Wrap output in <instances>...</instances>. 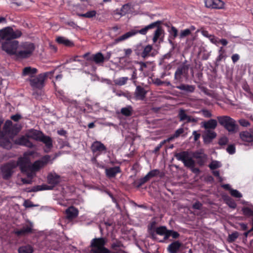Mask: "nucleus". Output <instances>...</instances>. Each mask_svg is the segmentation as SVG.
<instances>
[{"label":"nucleus","mask_w":253,"mask_h":253,"mask_svg":"<svg viewBox=\"0 0 253 253\" xmlns=\"http://www.w3.org/2000/svg\"><path fill=\"white\" fill-rule=\"evenodd\" d=\"M22 32L19 30H14L12 28L7 27L0 30V43L2 49L9 55L16 56L18 43L14 40L21 37Z\"/></svg>","instance_id":"obj_1"},{"label":"nucleus","mask_w":253,"mask_h":253,"mask_svg":"<svg viewBox=\"0 0 253 253\" xmlns=\"http://www.w3.org/2000/svg\"><path fill=\"white\" fill-rule=\"evenodd\" d=\"M55 156L52 159L48 155L42 157L41 159L35 161L33 164H30L29 160L26 158H20L18 160V164L21 171L36 172L44 168L48 163H52L56 158Z\"/></svg>","instance_id":"obj_2"},{"label":"nucleus","mask_w":253,"mask_h":253,"mask_svg":"<svg viewBox=\"0 0 253 253\" xmlns=\"http://www.w3.org/2000/svg\"><path fill=\"white\" fill-rule=\"evenodd\" d=\"M35 49V46L31 42H25L18 43L16 57L19 59L28 58L32 55Z\"/></svg>","instance_id":"obj_3"},{"label":"nucleus","mask_w":253,"mask_h":253,"mask_svg":"<svg viewBox=\"0 0 253 253\" xmlns=\"http://www.w3.org/2000/svg\"><path fill=\"white\" fill-rule=\"evenodd\" d=\"M107 239L104 237L95 238L91 241L90 253H111L110 251L105 247Z\"/></svg>","instance_id":"obj_4"},{"label":"nucleus","mask_w":253,"mask_h":253,"mask_svg":"<svg viewBox=\"0 0 253 253\" xmlns=\"http://www.w3.org/2000/svg\"><path fill=\"white\" fill-rule=\"evenodd\" d=\"M175 157L177 160L182 161L186 167L191 169L193 172L196 173L199 171L198 169L194 168L195 162L192 159L190 154L187 151L176 153Z\"/></svg>","instance_id":"obj_5"},{"label":"nucleus","mask_w":253,"mask_h":253,"mask_svg":"<svg viewBox=\"0 0 253 253\" xmlns=\"http://www.w3.org/2000/svg\"><path fill=\"white\" fill-rule=\"evenodd\" d=\"M217 118L219 123L229 132L234 133L236 131L237 125L234 119L228 116H219Z\"/></svg>","instance_id":"obj_6"},{"label":"nucleus","mask_w":253,"mask_h":253,"mask_svg":"<svg viewBox=\"0 0 253 253\" xmlns=\"http://www.w3.org/2000/svg\"><path fill=\"white\" fill-rule=\"evenodd\" d=\"M49 74H52V72H45L40 74L37 76L29 79L31 86L34 88L41 89L44 84V81L48 77Z\"/></svg>","instance_id":"obj_7"},{"label":"nucleus","mask_w":253,"mask_h":253,"mask_svg":"<svg viewBox=\"0 0 253 253\" xmlns=\"http://www.w3.org/2000/svg\"><path fill=\"white\" fill-rule=\"evenodd\" d=\"M189 67V65L185 63L178 66L174 73V79L180 82L183 78L187 79Z\"/></svg>","instance_id":"obj_8"},{"label":"nucleus","mask_w":253,"mask_h":253,"mask_svg":"<svg viewBox=\"0 0 253 253\" xmlns=\"http://www.w3.org/2000/svg\"><path fill=\"white\" fill-rule=\"evenodd\" d=\"M61 180L62 178L60 175H47L46 182L47 186L51 188V190L58 185Z\"/></svg>","instance_id":"obj_9"},{"label":"nucleus","mask_w":253,"mask_h":253,"mask_svg":"<svg viewBox=\"0 0 253 253\" xmlns=\"http://www.w3.org/2000/svg\"><path fill=\"white\" fill-rule=\"evenodd\" d=\"M19 166L18 162H11L8 163L1 167V170L3 174H12L15 172L17 166Z\"/></svg>","instance_id":"obj_10"},{"label":"nucleus","mask_w":253,"mask_h":253,"mask_svg":"<svg viewBox=\"0 0 253 253\" xmlns=\"http://www.w3.org/2000/svg\"><path fill=\"white\" fill-rule=\"evenodd\" d=\"M91 149L93 153L97 156L101 154L103 152H105L106 148L101 142L96 141L92 144Z\"/></svg>","instance_id":"obj_11"},{"label":"nucleus","mask_w":253,"mask_h":253,"mask_svg":"<svg viewBox=\"0 0 253 253\" xmlns=\"http://www.w3.org/2000/svg\"><path fill=\"white\" fill-rule=\"evenodd\" d=\"M178 117L180 122L185 121L186 123H196L198 121V118H193L188 115L186 111L184 109H180L178 112Z\"/></svg>","instance_id":"obj_12"},{"label":"nucleus","mask_w":253,"mask_h":253,"mask_svg":"<svg viewBox=\"0 0 253 253\" xmlns=\"http://www.w3.org/2000/svg\"><path fill=\"white\" fill-rule=\"evenodd\" d=\"M206 7L213 9H222L224 7V2L221 0H205Z\"/></svg>","instance_id":"obj_13"},{"label":"nucleus","mask_w":253,"mask_h":253,"mask_svg":"<svg viewBox=\"0 0 253 253\" xmlns=\"http://www.w3.org/2000/svg\"><path fill=\"white\" fill-rule=\"evenodd\" d=\"M33 225L32 222L29 224L24 226L21 229L14 231V234L17 236H25L26 235L33 233Z\"/></svg>","instance_id":"obj_14"},{"label":"nucleus","mask_w":253,"mask_h":253,"mask_svg":"<svg viewBox=\"0 0 253 253\" xmlns=\"http://www.w3.org/2000/svg\"><path fill=\"white\" fill-rule=\"evenodd\" d=\"M182 246V243L179 241H175L169 245L167 250L169 253H177Z\"/></svg>","instance_id":"obj_15"},{"label":"nucleus","mask_w":253,"mask_h":253,"mask_svg":"<svg viewBox=\"0 0 253 253\" xmlns=\"http://www.w3.org/2000/svg\"><path fill=\"white\" fill-rule=\"evenodd\" d=\"M65 213L66 214L67 218L69 220H72L78 216L79 211L75 207L71 206L66 209Z\"/></svg>","instance_id":"obj_16"},{"label":"nucleus","mask_w":253,"mask_h":253,"mask_svg":"<svg viewBox=\"0 0 253 253\" xmlns=\"http://www.w3.org/2000/svg\"><path fill=\"white\" fill-rule=\"evenodd\" d=\"M136 33L134 31H133V30H131L126 33L124 34V35L120 36L119 37L116 38L114 42V44L118 43L119 42L125 41L126 40H127L129 38L136 35Z\"/></svg>","instance_id":"obj_17"},{"label":"nucleus","mask_w":253,"mask_h":253,"mask_svg":"<svg viewBox=\"0 0 253 253\" xmlns=\"http://www.w3.org/2000/svg\"><path fill=\"white\" fill-rule=\"evenodd\" d=\"M193 157L196 159L197 162L200 166L204 165L207 159L206 155L199 152L194 153Z\"/></svg>","instance_id":"obj_18"},{"label":"nucleus","mask_w":253,"mask_h":253,"mask_svg":"<svg viewBox=\"0 0 253 253\" xmlns=\"http://www.w3.org/2000/svg\"><path fill=\"white\" fill-rule=\"evenodd\" d=\"M37 72L36 68L29 66L23 68L22 75L23 76H28L31 79L35 77L34 75Z\"/></svg>","instance_id":"obj_19"},{"label":"nucleus","mask_w":253,"mask_h":253,"mask_svg":"<svg viewBox=\"0 0 253 253\" xmlns=\"http://www.w3.org/2000/svg\"><path fill=\"white\" fill-rule=\"evenodd\" d=\"M87 60L89 61L92 60L96 64H102L105 61L104 56L101 52H97L92 55L91 56H90L89 58H87Z\"/></svg>","instance_id":"obj_20"},{"label":"nucleus","mask_w":253,"mask_h":253,"mask_svg":"<svg viewBox=\"0 0 253 253\" xmlns=\"http://www.w3.org/2000/svg\"><path fill=\"white\" fill-rule=\"evenodd\" d=\"M42 133L40 131L35 129H31L29 130L26 134L27 138H32L37 140H40Z\"/></svg>","instance_id":"obj_21"},{"label":"nucleus","mask_w":253,"mask_h":253,"mask_svg":"<svg viewBox=\"0 0 253 253\" xmlns=\"http://www.w3.org/2000/svg\"><path fill=\"white\" fill-rule=\"evenodd\" d=\"M124 247H125L122 241L118 239H115L111 245V249L116 252V253H120L122 252L121 248H124Z\"/></svg>","instance_id":"obj_22"},{"label":"nucleus","mask_w":253,"mask_h":253,"mask_svg":"<svg viewBox=\"0 0 253 253\" xmlns=\"http://www.w3.org/2000/svg\"><path fill=\"white\" fill-rule=\"evenodd\" d=\"M28 138L25 136H22L17 139L15 140V143L25 146L26 147H28L29 148H32L33 146V145L32 142H31L28 139Z\"/></svg>","instance_id":"obj_23"},{"label":"nucleus","mask_w":253,"mask_h":253,"mask_svg":"<svg viewBox=\"0 0 253 253\" xmlns=\"http://www.w3.org/2000/svg\"><path fill=\"white\" fill-rule=\"evenodd\" d=\"M134 93L137 99L143 100L145 97L147 91L144 89L143 87L138 85L136 87Z\"/></svg>","instance_id":"obj_24"},{"label":"nucleus","mask_w":253,"mask_h":253,"mask_svg":"<svg viewBox=\"0 0 253 253\" xmlns=\"http://www.w3.org/2000/svg\"><path fill=\"white\" fill-rule=\"evenodd\" d=\"M241 139L247 142H253V133L249 131H242L240 133Z\"/></svg>","instance_id":"obj_25"},{"label":"nucleus","mask_w":253,"mask_h":253,"mask_svg":"<svg viewBox=\"0 0 253 253\" xmlns=\"http://www.w3.org/2000/svg\"><path fill=\"white\" fill-rule=\"evenodd\" d=\"M160 21H156L147 25L145 28H142L140 30H133V31H134L135 32H136V35L138 33L142 35H145L149 29L154 28V27L157 26L160 24Z\"/></svg>","instance_id":"obj_26"},{"label":"nucleus","mask_w":253,"mask_h":253,"mask_svg":"<svg viewBox=\"0 0 253 253\" xmlns=\"http://www.w3.org/2000/svg\"><path fill=\"white\" fill-rule=\"evenodd\" d=\"M51 190V188L47 186V184L43 183L41 185H38L32 187L28 190L29 192H36L41 191Z\"/></svg>","instance_id":"obj_27"},{"label":"nucleus","mask_w":253,"mask_h":253,"mask_svg":"<svg viewBox=\"0 0 253 253\" xmlns=\"http://www.w3.org/2000/svg\"><path fill=\"white\" fill-rule=\"evenodd\" d=\"M202 126L206 130L207 129H214L216 128L217 125V121L214 119H211L207 122H204L202 123Z\"/></svg>","instance_id":"obj_28"},{"label":"nucleus","mask_w":253,"mask_h":253,"mask_svg":"<svg viewBox=\"0 0 253 253\" xmlns=\"http://www.w3.org/2000/svg\"><path fill=\"white\" fill-rule=\"evenodd\" d=\"M56 42L61 44L71 47L74 45L73 42L64 37H58L56 39Z\"/></svg>","instance_id":"obj_29"},{"label":"nucleus","mask_w":253,"mask_h":253,"mask_svg":"<svg viewBox=\"0 0 253 253\" xmlns=\"http://www.w3.org/2000/svg\"><path fill=\"white\" fill-rule=\"evenodd\" d=\"M40 140L43 142L48 149H50L52 147V141L49 136H45L42 134Z\"/></svg>","instance_id":"obj_30"},{"label":"nucleus","mask_w":253,"mask_h":253,"mask_svg":"<svg viewBox=\"0 0 253 253\" xmlns=\"http://www.w3.org/2000/svg\"><path fill=\"white\" fill-rule=\"evenodd\" d=\"M18 253H33L34 249L31 245L23 246L19 248Z\"/></svg>","instance_id":"obj_31"},{"label":"nucleus","mask_w":253,"mask_h":253,"mask_svg":"<svg viewBox=\"0 0 253 253\" xmlns=\"http://www.w3.org/2000/svg\"><path fill=\"white\" fill-rule=\"evenodd\" d=\"M170 237H171L173 239H177L180 237V234L177 232L173 230H169L166 236L164 237V240H167L169 239Z\"/></svg>","instance_id":"obj_32"},{"label":"nucleus","mask_w":253,"mask_h":253,"mask_svg":"<svg viewBox=\"0 0 253 253\" xmlns=\"http://www.w3.org/2000/svg\"><path fill=\"white\" fill-rule=\"evenodd\" d=\"M177 88L181 90H184L189 92H193L195 90V87L194 85L188 84H181L177 86Z\"/></svg>","instance_id":"obj_33"},{"label":"nucleus","mask_w":253,"mask_h":253,"mask_svg":"<svg viewBox=\"0 0 253 253\" xmlns=\"http://www.w3.org/2000/svg\"><path fill=\"white\" fill-rule=\"evenodd\" d=\"M195 30V28L194 26H191L189 29H186L183 30L181 31L180 33L179 34V38L183 39L186 37L189 36L192 31H193Z\"/></svg>","instance_id":"obj_34"},{"label":"nucleus","mask_w":253,"mask_h":253,"mask_svg":"<svg viewBox=\"0 0 253 253\" xmlns=\"http://www.w3.org/2000/svg\"><path fill=\"white\" fill-rule=\"evenodd\" d=\"M132 108L130 105L127 106L126 107H123L121 109V114L126 117L131 116L132 115Z\"/></svg>","instance_id":"obj_35"},{"label":"nucleus","mask_w":253,"mask_h":253,"mask_svg":"<svg viewBox=\"0 0 253 253\" xmlns=\"http://www.w3.org/2000/svg\"><path fill=\"white\" fill-rule=\"evenodd\" d=\"M168 229L165 226H161L157 227L155 229V232L157 234L164 236V237L166 236L167 232H168Z\"/></svg>","instance_id":"obj_36"},{"label":"nucleus","mask_w":253,"mask_h":253,"mask_svg":"<svg viewBox=\"0 0 253 253\" xmlns=\"http://www.w3.org/2000/svg\"><path fill=\"white\" fill-rule=\"evenodd\" d=\"M152 50V46L150 45H147L143 47V51L141 53V56L143 58H145L150 55V53Z\"/></svg>","instance_id":"obj_37"},{"label":"nucleus","mask_w":253,"mask_h":253,"mask_svg":"<svg viewBox=\"0 0 253 253\" xmlns=\"http://www.w3.org/2000/svg\"><path fill=\"white\" fill-rule=\"evenodd\" d=\"M106 174H117L121 172L120 168L118 166L105 169Z\"/></svg>","instance_id":"obj_38"},{"label":"nucleus","mask_w":253,"mask_h":253,"mask_svg":"<svg viewBox=\"0 0 253 253\" xmlns=\"http://www.w3.org/2000/svg\"><path fill=\"white\" fill-rule=\"evenodd\" d=\"M128 80V77H124L119 78L115 80H114V83L115 84L122 86L125 85L126 84L127 81Z\"/></svg>","instance_id":"obj_39"},{"label":"nucleus","mask_w":253,"mask_h":253,"mask_svg":"<svg viewBox=\"0 0 253 253\" xmlns=\"http://www.w3.org/2000/svg\"><path fill=\"white\" fill-rule=\"evenodd\" d=\"M169 38H171L172 40L175 39L178 36V30L174 26L171 27L169 30Z\"/></svg>","instance_id":"obj_40"},{"label":"nucleus","mask_w":253,"mask_h":253,"mask_svg":"<svg viewBox=\"0 0 253 253\" xmlns=\"http://www.w3.org/2000/svg\"><path fill=\"white\" fill-rule=\"evenodd\" d=\"M163 32V29L161 28L158 27L156 30L155 31L154 35L153 38V41L154 42H156L157 41L158 38L162 34Z\"/></svg>","instance_id":"obj_41"},{"label":"nucleus","mask_w":253,"mask_h":253,"mask_svg":"<svg viewBox=\"0 0 253 253\" xmlns=\"http://www.w3.org/2000/svg\"><path fill=\"white\" fill-rule=\"evenodd\" d=\"M205 133V138H209L210 139H212L216 136V133L214 131L210 129L206 130Z\"/></svg>","instance_id":"obj_42"},{"label":"nucleus","mask_w":253,"mask_h":253,"mask_svg":"<svg viewBox=\"0 0 253 253\" xmlns=\"http://www.w3.org/2000/svg\"><path fill=\"white\" fill-rule=\"evenodd\" d=\"M243 214L247 217H253V210L249 207H244L242 210Z\"/></svg>","instance_id":"obj_43"},{"label":"nucleus","mask_w":253,"mask_h":253,"mask_svg":"<svg viewBox=\"0 0 253 253\" xmlns=\"http://www.w3.org/2000/svg\"><path fill=\"white\" fill-rule=\"evenodd\" d=\"M221 166L222 165L220 162L217 161H212L209 165V167L211 169L214 170L221 167Z\"/></svg>","instance_id":"obj_44"},{"label":"nucleus","mask_w":253,"mask_h":253,"mask_svg":"<svg viewBox=\"0 0 253 253\" xmlns=\"http://www.w3.org/2000/svg\"><path fill=\"white\" fill-rule=\"evenodd\" d=\"M239 233L237 231H235L231 234H229L228 241L230 243L234 242L239 237Z\"/></svg>","instance_id":"obj_45"},{"label":"nucleus","mask_w":253,"mask_h":253,"mask_svg":"<svg viewBox=\"0 0 253 253\" xmlns=\"http://www.w3.org/2000/svg\"><path fill=\"white\" fill-rule=\"evenodd\" d=\"M96 12L95 10H91L87 12L84 14H78L80 17H84L86 18H92L96 15Z\"/></svg>","instance_id":"obj_46"},{"label":"nucleus","mask_w":253,"mask_h":253,"mask_svg":"<svg viewBox=\"0 0 253 253\" xmlns=\"http://www.w3.org/2000/svg\"><path fill=\"white\" fill-rule=\"evenodd\" d=\"M27 177L26 178H22V181L24 184H31L33 181L34 178V176L35 175H26Z\"/></svg>","instance_id":"obj_47"},{"label":"nucleus","mask_w":253,"mask_h":253,"mask_svg":"<svg viewBox=\"0 0 253 253\" xmlns=\"http://www.w3.org/2000/svg\"><path fill=\"white\" fill-rule=\"evenodd\" d=\"M184 132V129L183 128H179L177 129L172 136L169 138V140L174 138H177L179 136L180 134Z\"/></svg>","instance_id":"obj_48"},{"label":"nucleus","mask_w":253,"mask_h":253,"mask_svg":"<svg viewBox=\"0 0 253 253\" xmlns=\"http://www.w3.org/2000/svg\"><path fill=\"white\" fill-rule=\"evenodd\" d=\"M129 6L127 4H125L124 5L122 8L120 9L121 13V16H124L125 15L128 11Z\"/></svg>","instance_id":"obj_49"},{"label":"nucleus","mask_w":253,"mask_h":253,"mask_svg":"<svg viewBox=\"0 0 253 253\" xmlns=\"http://www.w3.org/2000/svg\"><path fill=\"white\" fill-rule=\"evenodd\" d=\"M230 193L232 196L235 198H240L242 197V194L237 190H231Z\"/></svg>","instance_id":"obj_50"},{"label":"nucleus","mask_w":253,"mask_h":253,"mask_svg":"<svg viewBox=\"0 0 253 253\" xmlns=\"http://www.w3.org/2000/svg\"><path fill=\"white\" fill-rule=\"evenodd\" d=\"M145 182L144 181L143 179L140 178L139 179L136 180L134 182V185L137 187H141L143 184H144Z\"/></svg>","instance_id":"obj_51"},{"label":"nucleus","mask_w":253,"mask_h":253,"mask_svg":"<svg viewBox=\"0 0 253 253\" xmlns=\"http://www.w3.org/2000/svg\"><path fill=\"white\" fill-rule=\"evenodd\" d=\"M203 205L199 201H197L192 205V209L200 210L202 208Z\"/></svg>","instance_id":"obj_52"},{"label":"nucleus","mask_w":253,"mask_h":253,"mask_svg":"<svg viewBox=\"0 0 253 253\" xmlns=\"http://www.w3.org/2000/svg\"><path fill=\"white\" fill-rule=\"evenodd\" d=\"M226 151L230 154H233L235 152V147L234 145H229L226 148Z\"/></svg>","instance_id":"obj_53"},{"label":"nucleus","mask_w":253,"mask_h":253,"mask_svg":"<svg viewBox=\"0 0 253 253\" xmlns=\"http://www.w3.org/2000/svg\"><path fill=\"white\" fill-rule=\"evenodd\" d=\"M208 39H209L210 42L213 44L217 45L218 43H219L218 38H217V37H215L213 35H211V37H210Z\"/></svg>","instance_id":"obj_54"},{"label":"nucleus","mask_w":253,"mask_h":253,"mask_svg":"<svg viewBox=\"0 0 253 253\" xmlns=\"http://www.w3.org/2000/svg\"><path fill=\"white\" fill-rule=\"evenodd\" d=\"M143 46L141 44H139L136 45L135 49V53L137 55H141V51L143 50Z\"/></svg>","instance_id":"obj_55"},{"label":"nucleus","mask_w":253,"mask_h":253,"mask_svg":"<svg viewBox=\"0 0 253 253\" xmlns=\"http://www.w3.org/2000/svg\"><path fill=\"white\" fill-rule=\"evenodd\" d=\"M203 115L206 118H210L212 116L211 113L208 110L203 109L201 111Z\"/></svg>","instance_id":"obj_56"},{"label":"nucleus","mask_w":253,"mask_h":253,"mask_svg":"<svg viewBox=\"0 0 253 253\" xmlns=\"http://www.w3.org/2000/svg\"><path fill=\"white\" fill-rule=\"evenodd\" d=\"M240 125L243 126L247 127L250 126V124L247 120L242 119L239 121Z\"/></svg>","instance_id":"obj_57"},{"label":"nucleus","mask_w":253,"mask_h":253,"mask_svg":"<svg viewBox=\"0 0 253 253\" xmlns=\"http://www.w3.org/2000/svg\"><path fill=\"white\" fill-rule=\"evenodd\" d=\"M228 142V138L226 137H222L219 140L218 143L220 145H226Z\"/></svg>","instance_id":"obj_58"},{"label":"nucleus","mask_w":253,"mask_h":253,"mask_svg":"<svg viewBox=\"0 0 253 253\" xmlns=\"http://www.w3.org/2000/svg\"><path fill=\"white\" fill-rule=\"evenodd\" d=\"M23 206L27 208L33 207L34 206L32 202L29 200H25L23 204Z\"/></svg>","instance_id":"obj_59"},{"label":"nucleus","mask_w":253,"mask_h":253,"mask_svg":"<svg viewBox=\"0 0 253 253\" xmlns=\"http://www.w3.org/2000/svg\"><path fill=\"white\" fill-rule=\"evenodd\" d=\"M192 134L194 136V140L195 141H197L201 136V134L198 133L197 131L196 130H194Z\"/></svg>","instance_id":"obj_60"},{"label":"nucleus","mask_w":253,"mask_h":253,"mask_svg":"<svg viewBox=\"0 0 253 253\" xmlns=\"http://www.w3.org/2000/svg\"><path fill=\"white\" fill-rule=\"evenodd\" d=\"M227 204L230 207L233 209H235L237 206L236 203L231 200H229L227 202Z\"/></svg>","instance_id":"obj_61"},{"label":"nucleus","mask_w":253,"mask_h":253,"mask_svg":"<svg viewBox=\"0 0 253 253\" xmlns=\"http://www.w3.org/2000/svg\"><path fill=\"white\" fill-rule=\"evenodd\" d=\"M165 142V141L161 142L157 146H156L155 147V148L154 149V150L153 151V152L157 153V152H158L159 151V150L160 149V148L162 147V146L164 145Z\"/></svg>","instance_id":"obj_62"},{"label":"nucleus","mask_w":253,"mask_h":253,"mask_svg":"<svg viewBox=\"0 0 253 253\" xmlns=\"http://www.w3.org/2000/svg\"><path fill=\"white\" fill-rule=\"evenodd\" d=\"M239 55L238 54H234L231 57L232 60L234 63L239 60Z\"/></svg>","instance_id":"obj_63"},{"label":"nucleus","mask_w":253,"mask_h":253,"mask_svg":"<svg viewBox=\"0 0 253 253\" xmlns=\"http://www.w3.org/2000/svg\"><path fill=\"white\" fill-rule=\"evenodd\" d=\"M21 118V116L19 114H16L11 117V119L14 121L17 122Z\"/></svg>","instance_id":"obj_64"}]
</instances>
